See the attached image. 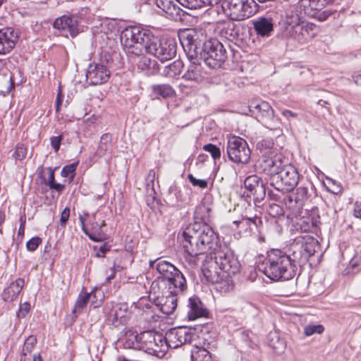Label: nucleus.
Here are the masks:
<instances>
[{"label": "nucleus", "instance_id": "nucleus-13", "mask_svg": "<svg viewBox=\"0 0 361 361\" xmlns=\"http://www.w3.org/2000/svg\"><path fill=\"white\" fill-rule=\"evenodd\" d=\"M194 336L195 334L191 329L180 326L168 331L165 339L168 348H177L183 344L190 343Z\"/></svg>", "mask_w": 361, "mask_h": 361}, {"label": "nucleus", "instance_id": "nucleus-25", "mask_svg": "<svg viewBox=\"0 0 361 361\" xmlns=\"http://www.w3.org/2000/svg\"><path fill=\"white\" fill-rule=\"evenodd\" d=\"M212 207L208 202L204 199L196 207L194 218L195 222L200 223L201 224L209 225L211 219Z\"/></svg>", "mask_w": 361, "mask_h": 361}, {"label": "nucleus", "instance_id": "nucleus-51", "mask_svg": "<svg viewBox=\"0 0 361 361\" xmlns=\"http://www.w3.org/2000/svg\"><path fill=\"white\" fill-rule=\"evenodd\" d=\"M27 154V149L23 145H17L16 150L13 154L16 160L21 161L25 158Z\"/></svg>", "mask_w": 361, "mask_h": 361}, {"label": "nucleus", "instance_id": "nucleus-38", "mask_svg": "<svg viewBox=\"0 0 361 361\" xmlns=\"http://www.w3.org/2000/svg\"><path fill=\"white\" fill-rule=\"evenodd\" d=\"M183 68V63L180 60H176L165 67L164 74L169 78H174L178 75Z\"/></svg>", "mask_w": 361, "mask_h": 361}, {"label": "nucleus", "instance_id": "nucleus-55", "mask_svg": "<svg viewBox=\"0 0 361 361\" xmlns=\"http://www.w3.org/2000/svg\"><path fill=\"white\" fill-rule=\"evenodd\" d=\"M173 0H153L154 4L159 8L164 13L166 11V8Z\"/></svg>", "mask_w": 361, "mask_h": 361}, {"label": "nucleus", "instance_id": "nucleus-23", "mask_svg": "<svg viewBox=\"0 0 361 361\" xmlns=\"http://www.w3.org/2000/svg\"><path fill=\"white\" fill-rule=\"evenodd\" d=\"M317 246V240L312 236H307L304 238L300 250L297 252L298 261L297 262H305L308 259L314 255L315 248Z\"/></svg>", "mask_w": 361, "mask_h": 361}, {"label": "nucleus", "instance_id": "nucleus-49", "mask_svg": "<svg viewBox=\"0 0 361 361\" xmlns=\"http://www.w3.org/2000/svg\"><path fill=\"white\" fill-rule=\"evenodd\" d=\"M76 169V164H72L64 166L61 172L63 177L71 178V180L74 177V173Z\"/></svg>", "mask_w": 361, "mask_h": 361}, {"label": "nucleus", "instance_id": "nucleus-50", "mask_svg": "<svg viewBox=\"0 0 361 361\" xmlns=\"http://www.w3.org/2000/svg\"><path fill=\"white\" fill-rule=\"evenodd\" d=\"M189 181L193 186L199 187L200 188H206L207 187V181L203 179H197L195 178L192 174L188 175Z\"/></svg>", "mask_w": 361, "mask_h": 361}, {"label": "nucleus", "instance_id": "nucleus-3", "mask_svg": "<svg viewBox=\"0 0 361 361\" xmlns=\"http://www.w3.org/2000/svg\"><path fill=\"white\" fill-rule=\"evenodd\" d=\"M238 259L230 252L218 250L206 257L202 271L207 281H216L218 274L235 275L240 271Z\"/></svg>", "mask_w": 361, "mask_h": 361}, {"label": "nucleus", "instance_id": "nucleus-26", "mask_svg": "<svg viewBox=\"0 0 361 361\" xmlns=\"http://www.w3.org/2000/svg\"><path fill=\"white\" fill-rule=\"evenodd\" d=\"M188 58L190 59V64L182 78L188 81L198 82L202 78L201 66L197 63V59L192 54L188 55Z\"/></svg>", "mask_w": 361, "mask_h": 361}, {"label": "nucleus", "instance_id": "nucleus-30", "mask_svg": "<svg viewBox=\"0 0 361 361\" xmlns=\"http://www.w3.org/2000/svg\"><path fill=\"white\" fill-rule=\"evenodd\" d=\"M249 107L250 110L252 111L253 114H256L259 121H262L263 118L271 114V111L273 110L270 104L264 101H252Z\"/></svg>", "mask_w": 361, "mask_h": 361}, {"label": "nucleus", "instance_id": "nucleus-56", "mask_svg": "<svg viewBox=\"0 0 361 361\" xmlns=\"http://www.w3.org/2000/svg\"><path fill=\"white\" fill-rule=\"evenodd\" d=\"M174 195L176 197V202H178L180 201H183V197L181 195V192L178 190L176 185L171 186L169 188V195Z\"/></svg>", "mask_w": 361, "mask_h": 361}, {"label": "nucleus", "instance_id": "nucleus-35", "mask_svg": "<svg viewBox=\"0 0 361 361\" xmlns=\"http://www.w3.org/2000/svg\"><path fill=\"white\" fill-rule=\"evenodd\" d=\"M197 39L198 36L197 32L195 30H190L186 33L185 36L183 37L181 43L184 48L188 47L190 51L192 49L195 50L199 45Z\"/></svg>", "mask_w": 361, "mask_h": 361}, {"label": "nucleus", "instance_id": "nucleus-64", "mask_svg": "<svg viewBox=\"0 0 361 361\" xmlns=\"http://www.w3.org/2000/svg\"><path fill=\"white\" fill-rule=\"evenodd\" d=\"M353 81L357 85H361V74L353 75Z\"/></svg>", "mask_w": 361, "mask_h": 361}, {"label": "nucleus", "instance_id": "nucleus-11", "mask_svg": "<svg viewBox=\"0 0 361 361\" xmlns=\"http://www.w3.org/2000/svg\"><path fill=\"white\" fill-rule=\"evenodd\" d=\"M202 51L205 63L213 68L220 67L227 58L225 47L217 39L205 42Z\"/></svg>", "mask_w": 361, "mask_h": 361}, {"label": "nucleus", "instance_id": "nucleus-53", "mask_svg": "<svg viewBox=\"0 0 361 361\" xmlns=\"http://www.w3.org/2000/svg\"><path fill=\"white\" fill-rule=\"evenodd\" d=\"M63 140V135L53 136L50 138V142L55 152H57L60 148L61 142Z\"/></svg>", "mask_w": 361, "mask_h": 361}, {"label": "nucleus", "instance_id": "nucleus-5", "mask_svg": "<svg viewBox=\"0 0 361 361\" xmlns=\"http://www.w3.org/2000/svg\"><path fill=\"white\" fill-rule=\"evenodd\" d=\"M152 35L147 30L137 26H130L121 32L120 39L128 54L140 56L144 49L146 51V44H148Z\"/></svg>", "mask_w": 361, "mask_h": 361}, {"label": "nucleus", "instance_id": "nucleus-4", "mask_svg": "<svg viewBox=\"0 0 361 361\" xmlns=\"http://www.w3.org/2000/svg\"><path fill=\"white\" fill-rule=\"evenodd\" d=\"M149 265L158 273V279L166 288V293H184L187 289L186 279L183 274L171 262L157 259L150 260Z\"/></svg>", "mask_w": 361, "mask_h": 361}, {"label": "nucleus", "instance_id": "nucleus-28", "mask_svg": "<svg viewBox=\"0 0 361 361\" xmlns=\"http://www.w3.org/2000/svg\"><path fill=\"white\" fill-rule=\"evenodd\" d=\"M232 274H218L216 281H207L215 285V289L221 293H227L234 288V283L231 279Z\"/></svg>", "mask_w": 361, "mask_h": 361}, {"label": "nucleus", "instance_id": "nucleus-29", "mask_svg": "<svg viewBox=\"0 0 361 361\" xmlns=\"http://www.w3.org/2000/svg\"><path fill=\"white\" fill-rule=\"evenodd\" d=\"M300 12L298 11V7L296 5L289 6L286 10V15L284 18V24L286 29L290 27L292 30L296 27L302 23L300 21Z\"/></svg>", "mask_w": 361, "mask_h": 361}, {"label": "nucleus", "instance_id": "nucleus-22", "mask_svg": "<svg viewBox=\"0 0 361 361\" xmlns=\"http://www.w3.org/2000/svg\"><path fill=\"white\" fill-rule=\"evenodd\" d=\"M253 27L257 35L268 37L274 31L273 19L269 17H259L253 22Z\"/></svg>", "mask_w": 361, "mask_h": 361}, {"label": "nucleus", "instance_id": "nucleus-43", "mask_svg": "<svg viewBox=\"0 0 361 361\" xmlns=\"http://www.w3.org/2000/svg\"><path fill=\"white\" fill-rule=\"evenodd\" d=\"M182 6L191 9L195 10L201 8L204 6V1L202 0H176Z\"/></svg>", "mask_w": 361, "mask_h": 361}, {"label": "nucleus", "instance_id": "nucleus-47", "mask_svg": "<svg viewBox=\"0 0 361 361\" xmlns=\"http://www.w3.org/2000/svg\"><path fill=\"white\" fill-rule=\"evenodd\" d=\"M308 197V189L306 187H298L296 189L295 200L297 203L303 202Z\"/></svg>", "mask_w": 361, "mask_h": 361}, {"label": "nucleus", "instance_id": "nucleus-6", "mask_svg": "<svg viewBox=\"0 0 361 361\" xmlns=\"http://www.w3.org/2000/svg\"><path fill=\"white\" fill-rule=\"evenodd\" d=\"M134 348L142 349L149 355L161 357L168 350L165 337L152 331H143L135 336Z\"/></svg>", "mask_w": 361, "mask_h": 361}, {"label": "nucleus", "instance_id": "nucleus-33", "mask_svg": "<svg viewBox=\"0 0 361 361\" xmlns=\"http://www.w3.org/2000/svg\"><path fill=\"white\" fill-rule=\"evenodd\" d=\"M111 141L112 137L109 133H105L102 135L100 142L99 144L97 154L99 157H102L107 153H110L111 151Z\"/></svg>", "mask_w": 361, "mask_h": 361}, {"label": "nucleus", "instance_id": "nucleus-59", "mask_svg": "<svg viewBox=\"0 0 361 361\" xmlns=\"http://www.w3.org/2000/svg\"><path fill=\"white\" fill-rule=\"evenodd\" d=\"M156 173L154 170L152 169L149 171L146 181H147V186L149 187L150 185L153 186L154 180L155 179Z\"/></svg>", "mask_w": 361, "mask_h": 361}, {"label": "nucleus", "instance_id": "nucleus-39", "mask_svg": "<svg viewBox=\"0 0 361 361\" xmlns=\"http://www.w3.org/2000/svg\"><path fill=\"white\" fill-rule=\"evenodd\" d=\"M97 293H80L75 302V306L73 310V314H79L82 312L83 308L86 306L90 298L94 295L95 296Z\"/></svg>", "mask_w": 361, "mask_h": 361}, {"label": "nucleus", "instance_id": "nucleus-31", "mask_svg": "<svg viewBox=\"0 0 361 361\" xmlns=\"http://www.w3.org/2000/svg\"><path fill=\"white\" fill-rule=\"evenodd\" d=\"M152 94L157 99H167L176 95V91L169 84H157L152 86Z\"/></svg>", "mask_w": 361, "mask_h": 361}, {"label": "nucleus", "instance_id": "nucleus-42", "mask_svg": "<svg viewBox=\"0 0 361 361\" xmlns=\"http://www.w3.org/2000/svg\"><path fill=\"white\" fill-rule=\"evenodd\" d=\"M125 318V312L122 310L121 307L119 305H116L113 307L112 310L109 313V319L112 323L116 325V323H123Z\"/></svg>", "mask_w": 361, "mask_h": 361}, {"label": "nucleus", "instance_id": "nucleus-20", "mask_svg": "<svg viewBox=\"0 0 361 361\" xmlns=\"http://www.w3.org/2000/svg\"><path fill=\"white\" fill-rule=\"evenodd\" d=\"M235 226L241 236H250L255 229H258L262 224L261 219L257 216L253 218L242 217L240 220L234 221Z\"/></svg>", "mask_w": 361, "mask_h": 361}, {"label": "nucleus", "instance_id": "nucleus-8", "mask_svg": "<svg viewBox=\"0 0 361 361\" xmlns=\"http://www.w3.org/2000/svg\"><path fill=\"white\" fill-rule=\"evenodd\" d=\"M146 51L164 62L176 56L177 44L173 39L162 38L159 39L152 35L149 42L146 44Z\"/></svg>", "mask_w": 361, "mask_h": 361}, {"label": "nucleus", "instance_id": "nucleus-60", "mask_svg": "<svg viewBox=\"0 0 361 361\" xmlns=\"http://www.w3.org/2000/svg\"><path fill=\"white\" fill-rule=\"evenodd\" d=\"M48 171H49V176H48V178L46 180V184L48 186H49L50 185H51L53 183L55 182L54 171H53V169L51 168H49Z\"/></svg>", "mask_w": 361, "mask_h": 361}, {"label": "nucleus", "instance_id": "nucleus-18", "mask_svg": "<svg viewBox=\"0 0 361 361\" xmlns=\"http://www.w3.org/2000/svg\"><path fill=\"white\" fill-rule=\"evenodd\" d=\"M19 32L12 27L0 30V55L9 53L16 46Z\"/></svg>", "mask_w": 361, "mask_h": 361}, {"label": "nucleus", "instance_id": "nucleus-27", "mask_svg": "<svg viewBox=\"0 0 361 361\" xmlns=\"http://www.w3.org/2000/svg\"><path fill=\"white\" fill-rule=\"evenodd\" d=\"M25 285V281L18 278L12 282L2 293V298L6 302H12L17 298Z\"/></svg>", "mask_w": 361, "mask_h": 361}, {"label": "nucleus", "instance_id": "nucleus-14", "mask_svg": "<svg viewBox=\"0 0 361 361\" xmlns=\"http://www.w3.org/2000/svg\"><path fill=\"white\" fill-rule=\"evenodd\" d=\"M53 27L60 31L62 35L71 37H76L79 32V17L76 15H63L55 19Z\"/></svg>", "mask_w": 361, "mask_h": 361}, {"label": "nucleus", "instance_id": "nucleus-7", "mask_svg": "<svg viewBox=\"0 0 361 361\" xmlns=\"http://www.w3.org/2000/svg\"><path fill=\"white\" fill-rule=\"evenodd\" d=\"M257 6L254 0H226L223 8L231 20H243L255 15Z\"/></svg>", "mask_w": 361, "mask_h": 361}, {"label": "nucleus", "instance_id": "nucleus-62", "mask_svg": "<svg viewBox=\"0 0 361 361\" xmlns=\"http://www.w3.org/2000/svg\"><path fill=\"white\" fill-rule=\"evenodd\" d=\"M50 189L55 190L56 191L61 192L64 189V185L57 183L56 182L53 183L51 185L49 186Z\"/></svg>", "mask_w": 361, "mask_h": 361}, {"label": "nucleus", "instance_id": "nucleus-2", "mask_svg": "<svg viewBox=\"0 0 361 361\" xmlns=\"http://www.w3.org/2000/svg\"><path fill=\"white\" fill-rule=\"evenodd\" d=\"M298 261L297 252L293 257L280 250H271L264 262V274L273 281H288L296 274L295 263Z\"/></svg>", "mask_w": 361, "mask_h": 361}, {"label": "nucleus", "instance_id": "nucleus-21", "mask_svg": "<svg viewBox=\"0 0 361 361\" xmlns=\"http://www.w3.org/2000/svg\"><path fill=\"white\" fill-rule=\"evenodd\" d=\"M188 317L190 320H195L200 317H207L209 311L197 297H192L188 300Z\"/></svg>", "mask_w": 361, "mask_h": 361}, {"label": "nucleus", "instance_id": "nucleus-52", "mask_svg": "<svg viewBox=\"0 0 361 361\" xmlns=\"http://www.w3.org/2000/svg\"><path fill=\"white\" fill-rule=\"evenodd\" d=\"M42 243V239L39 237H33L29 240L26 243L27 250L33 252L37 250L39 244Z\"/></svg>", "mask_w": 361, "mask_h": 361}, {"label": "nucleus", "instance_id": "nucleus-24", "mask_svg": "<svg viewBox=\"0 0 361 361\" xmlns=\"http://www.w3.org/2000/svg\"><path fill=\"white\" fill-rule=\"evenodd\" d=\"M100 214L94 213L91 222V228H87V233H85L93 241H100L103 238L102 227L104 226L105 221L99 218Z\"/></svg>", "mask_w": 361, "mask_h": 361}, {"label": "nucleus", "instance_id": "nucleus-16", "mask_svg": "<svg viewBox=\"0 0 361 361\" xmlns=\"http://www.w3.org/2000/svg\"><path fill=\"white\" fill-rule=\"evenodd\" d=\"M90 84L97 85L108 81L110 77L109 68L103 63L90 64L86 74Z\"/></svg>", "mask_w": 361, "mask_h": 361}, {"label": "nucleus", "instance_id": "nucleus-57", "mask_svg": "<svg viewBox=\"0 0 361 361\" xmlns=\"http://www.w3.org/2000/svg\"><path fill=\"white\" fill-rule=\"evenodd\" d=\"M270 214L273 216L283 215V209L278 204H273L270 207Z\"/></svg>", "mask_w": 361, "mask_h": 361}, {"label": "nucleus", "instance_id": "nucleus-40", "mask_svg": "<svg viewBox=\"0 0 361 361\" xmlns=\"http://www.w3.org/2000/svg\"><path fill=\"white\" fill-rule=\"evenodd\" d=\"M168 18L175 21L182 19L183 10L172 1L165 11Z\"/></svg>", "mask_w": 361, "mask_h": 361}, {"label": "nucleus", "instance_id": "nucleus-63", "mask_svg": "<svg viewBox=\"0 0 361 361\" xmlns=\"http://www.w3.org/2000/svg\"><path fill=\"white\" fill-rule=\"evenodd\" d=\"M281 114L288 119L297 117V114L288 109L283 110Z\"/></svg>", "mask_w": 361, "mask_h": 361}, {"label": "nucleus", "instance_id": "nucleus-61", "mask_svg": "<svg viewBox=\"0 0 361 361\" xmlns=\"http://www.w3.org/2000/svg\"><path fill=\"white\" fill-rule=\"evenodd\" d=\"M89 214L87 213H85L83 215L80 216L79 220L82 226V229L85 233H87V228L85 225V222L87 220Z\"/></svg>", "mask_w": 361, "mask_h": 361}, {"label": "nucleus", "instance_id": "nucleus-45", "mask_svg": "<svg viewBox=\"0 0 361 361\" xmlns=\"http://www.w3.org/2000/svg\"><path fill=\"white\" fill-rule=\"evenodd\" d=\"M299 229L302 232H309L314 226L313 221L310 218H301L297 223Z\"/></svg>", "mask_w": 361, "mask_h": 361}, {"label": "nucleus", "instance_id": "nucleus-32", "mask_svg": "<svg viewBox=\"0 0 361 361\" xmlns=\"http://www.w3.org/2000/svg\"><path fill=\"white\" fill-rule=\"evenodd\" d=\"M157 63L154 60L147 56H142L137 63V68L144 71L146 75H151L157 72Z\"/></svg>", "mask_w": 361, "mask_h": 361}, {"label": "nucleus", "instance_id": "nucleus-41", "mask_svg": "<svg viewBox=\"0 0 361 361\" xmlns=\"http://www.w3.org/2000/svg\"><path fill=\"white\" fill-rule=\"evenodd\" d=\"M274 143L272 139H262L257 142L256 147L260 151L262 155L263 154H269L270 152H276L278 149L274 147Z\"/></svg>", "mask_w": 361, "mask_h": 361}, {"label": "nucleus", "instance_id": "nucleus-15", "mask_svg": "<svg viewBox=\"0 0 361 361\" xmlns=\"http://www.w3.org/2000/svg\"><path fill=\"white\" fill-rule=\"evenodd\" d=\"M183 293H166V288L163 289L161 295H158L154 299V305L165 314H172L177 307L178 298Z\"/></svg>", "mask_w": 361, "mask_h": 361}, {"label": "nucleus", "instance_id": "nucleus-58", "mask_svg": "<svg viewBox=\"0 0 361 361\" xmlns=\"http://www.w3.org/2000/svg\"><path fill=\"white\" fill-rule=\"evenodd\" d=\"M353 215L356 218L361 219V202L356 201L353 205Z\"/></svg>", "mask_w": 361, "mask_h": 361}, {"label": "nucleus", "instance_id": "nucleus-34", "mask_svg": "<svg viewBox=\"0 0 361 361\" xmlns=\"http://www.w3.org/2000/svg\"><path fill=\"white\" fill-rule=\"evenodd\" d=\"M260 122L270 130H279V133H282L281 120L279 118L275 116L274 110L271 111V114L269 116L263 118V120Z\"/></svg>", "mask_w": 361, "mask_h": 361}, {"label": "nucleus", "instance_id": "nucleus-46", "mask_svg": "<svg viewBox=\"0 0 361 361\" xmlns=\"http://www.w3.org/2000/svg\"><path fill=\"white\" fill-rule=\"evenodd\" d=\"M203 149L210 153L214 160L219 159L221 157V150L219 147L213 144H207L204 145Z\"/></svg>", "mask_w": 361, "mask_h": 361}, {"label": "nucleus", "instance_id": "nucleus-37", "mask_svg": "<svg viewBox=\"0 0 361 361\" xmlns=\"http://www.w3.org/2000/svg\"><path fill=\"white\" fill-rule=\"evenodd\" d=\"M191 360L212 361V355L205 348L195 346L191 351Z\"/></svg>", "mask_w": 361, "mask_h": 361}, {"label": "nucleus", "instance_id": "nucleus-12", "mask_svg": "<svg viewBox=\"0 0 361 361\" xmlns=\"http://www.w3.org/2000/svg\"><path fill=\"white\" fill-rule=\"evenodd\" d=\"M284 156L276 152L263 154L260 161V167L263 172L271 178L274 177L287 164Z\"/></svg>", "mask_w": 361, "mask_h": 361}, {"label": "nucleus", "instance_id": "nucleus-44", "mask_svg": "<svg viewBox=\"0 0 361 361\" xmlns=\"http://www.w3.org/2000/svg\"><path fill=\"white\" fill-rule=\"evenodd\" d=\"M37 343V338L34 336H29L25 341L23 348V354L24 355H27L30 353L34 347Z\"/></svg>", "mask_w": 361, "mask_h": 361}, {"label": "nucleus", "instance_id": "nucleus-9", "mask_svg": "<svg viewBox=\"0 0 361 361\" xmlns=\"http://www.w3.org/2000/svg\"><path fill=\"white\" fill-rule=\"evenodd\" d=\"M299 173L290 164H286L276 176L271 178L270 184L277 190L290 192L298 185Z\"/></svg>", "mask_w": 361, "mask_h": 361}, {"label": "nucleus", "instance_id": "nucleus-1", "mask_svg": "<svg viewBox=\"0 0 361 361\" xmlns=\"http://www.w3.org/2000/svg\"><path fill=\"white\" fill-rule=\"evenodd\" d=\"M217 236L213 229L206 224L196 222L188 225L182 233L181 244L185 252V260L193 267L197 257L214 250Z\"/></svg>", "mask_w": 361, "mask_h": 361}, {"label": "nucleus", "instance_id": "nucleus-17", "mask_svg": "<svg viewBox=\"0 0 361 361\" xmlns=\"http://www.w3.org/2000/svg\"><path fill=\"white\" fill-rule=\"evenodd\" d=\"M245 188L249 192L247 195L252 196L255 201L260 202L266 195V190L261 178L256 175L247 176L244 181Z\"/></svg>", "mask_w": 361, "mask_h": 361}, {"label": "nucleus", "instance_id": "nucleus-19", "mask_svg": "<svg viewBox=\"0 0 361 361\" xmlns=\"http://www.w3.org/2000/svg\"><path fill=\"white\" fill-rule=\"evenodd\" d=\"M293 37L300 44H305L313 39L318 33L316 25L309 22H302L300 25L295 27Z\"/></svg>", "mask_w": 361, "mask_h": 361}, {"label": "nucleus", "instance_id": "nucleus-54", "mask_svg": "<svg viewBox=\"0 0 361 361\" xmlns=\"http://www.w3.org/2000/svg\"><path fill=\"white\" fill-rule=\"evenodd\" d=\"M70 217V208L66 207L61 214L60 224L65 227Z\"/></svg>", "mask_w": 361, "mask_h": 361}, {"label": "nucleus", "instance_id": "nucleus-48", "mask_svg": "<svg viewBox=\"0 0 361 361\" xmlns=\"http://www.w3.org/2000/svg\"><path fill=\"white\" fill-rule=\"evenodd\" d=\"M305 334L307 336L314 334H322L324 331V327L322 325H309L305 328Z\"/></svg>", "mask_w": 361, "mask_h": 361}, {"label": "nucleus", "instance_id": "nucleus-36", "mask_svg": "<svg viewBox=\"0 0 361 361\" xmlns=\"http://www.w3.org/2000/svg\"><path fill=\"white\" fill-rule=\"evenodd\" d=\"M299 4L300 7L304 8L305 13H308L309 10H322L326 4L324 0H300Z\"/></svg>", "mask_w": 361, "mask_h": 361}, {"label": "nucleus", "instance_id": "nucleus-10", "mask_svg": "<svg viewBox=\"0 0 361 361\" xmlns=\"http://www.w3.org/2000/svg\"><path fill=\"white\" fill-rule=\"evenodd\" d=\"M226 150L228 159L233 163L247 164L250 160L251 150L247 141L240 137H229Z\"/></svg>", "mask_w": 361, "mask_h": 361}]
</instances>
